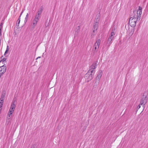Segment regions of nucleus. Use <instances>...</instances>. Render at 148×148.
I'll use <instances>...</instances> for the list:
<instances>
[{
  "instance_id": "obj_14",
  "label": "nucleus",
  "mask_w": 148,
  "mask_h": 148,
  "mask_svg": "<svg viewBox=\"0 0 148 148\" xmlns=\"http://www.w3.org/2000/svg\"><path fill=\"white\" fill-rule=\"evenodd\" d=\"M114 34H114V31H113V30H112V32L111 33V34L109 38H110L112 39L113 40V39L114 38Z\"/></svg>"
},
{
  "instance_id": "obj_23",
  "label": "nucleus",
  "mask_w": 148,
  "mask_h": 148,
  "mask_svg": "<svg viewBox=\"0 0 148 148\" xmlns=\"http://www.w3.org/2000/svg\"><path fill=\"white\" fill-rule=\"evenodd\" d=\"M3 23H1L0 24V29H2V27H3Z\"/></svg>"
},
{
  "instance_id": "obj_27",
  "label": "nucleus",
  "mask_w": 148,
  "mask_h": 148,
  "mask_svg": "<svg viewBox=\"0 0 148 148\" xmlns=\"http://www.w3.org/2000/svg\"><path fill=\"white\" fill-rule=\"evenodd\" d=\"M8 50H6V51H5V53H4V55H5L8 52Z\"/></svg>"
},
{
  "instance_id": "obj_9",
  "label": "nucleus",
  "mask_w": 148,
  "mask_h": 148,
  "mask_svg": "<svg viewBox=\"0 0 148 148\" xmlns=\"http://www.w3.org/2000/svg\"><path fill=\"white\" fill-rule=\"evenodd\" d=\"M6 69V67L5 64L2 66H0V71L1 72H3V73H5Z\"/></svg>"
},
{
  "instance_id": "obj_16",
  "label": "nucleus",
  "mask_w": 148,
  "mask_h": 148,
  "mask_svg": "<svg viewBox=\"0 0 148 148\" xmlns=\"http://www.w3.org/2000/svg\"><path fill=\"white\" fill-rule=\"evenodd\" d=\"M6 58H3L0 61V63L2 62L3 64H5L6 62Z\"/></svg>"
},
{
  "instance_id": "obj_7",
  "label": "nucleus",
  "mask_w": 148,
  "mask_h": 148,
  "mask_svg": "<svg viewBox=\"0 0 148 148\" xmlns=\"http://www.w3.org/2000/svg\"><path fill=\"white\" fill-rule=\"evenodd\" d=\"M142 8L140 6H139L138 10L137 12V16L136 17L137 18V19L140 20L141 17V15L142 13Z\"/></svg>"
},
{
  "instance_id": "obj_15",
  "label": "nucleus",
  "mask_w": 148,
  "mask_h": 148,
  "mask_svg": "<svg viewBox=\"0 0 148 148\" xmlns=\"http://www.w3.org/2000/svg\"><path fill=\"white\" fill-rule=\"evenodd\" d=\"M6 94V91L5 90H3L2 92V94L1 95V97L5 98Z\"/></svg>"
},
{
  "instance_id": "obj_8",
  "label": "nucleus",
  "mask_w": 148,
  "mask_h": 148,
  "mask_svg": "<svg viewBox=\"0 0 148 148\" xmlns=\"http://www.w3.org/2000/svg\"><path fill=\"white\" fill-rule=\"evenodd\" d=\"M94 74L92 73H90V74L88 75H87V73L86 74L85 76L86 79H87V82H89L92 79Z\"/></svg>"
},
{
  "instance_id": "obj_13",
  "label": "nucleus",
  "mask_w": 148,
  "mask_h": 148,
  "mask_svg": "<svg viewBox=\"0 0 148 148\" xmlns=\"http://www.w3.org/2000/svg\"><path fill=\"white\" fill-rule=\"evenodd\" d=\"M102 71H99V72L97 76V79H98V80L101 77V76L102 75Z\"/></svg>"
},
{
  "instance_id": "obj_17",
  "label": "nucleus",
  "mask_w": 148,
  "mask_h": 148,
  "mask_svg": "<svg viewBox=\"0 0 148 148\" xmlns=\"http://www.w3.org/2000/svg\"><path fill=\"white\" fill-rule=\"evenodd\" d=\"M13 112L12 111H10V110H9V112L8 114V116L9 117H10L11 115L12 114V113H13Z\"/></svg>"
},
{
  "instance_id": "obj_12",
  "label": "nucleus",
  "mask_w": 148,
  "mask_h": 148,
  "mask_svg": "<svg viewBox=\"0 0 148 148\" xmlns=\"http://www.w3.org/2000/svg\"><path fill=\"white\" fill-rule=\"evenodd\" d=\"M43 11V8H40L37 13L36 15L40 17L41 14Z\"/></svg>"
},
{
  "instance_id": "obj_5",
  "label": "nucleus",
  "mask_w": 148,
  "mask_h": 148,
  "mask_svg": "<svg viewBox=\"0 0 148 148\" xmlns=\"http://www.w3.org/2000/svg\"><path fill=\"white\" fill-rule=\"evenodd\" d=\"M147 95L146 94L144 93L141 99L140 105H142L143 104L144 106L147 102Z\"/></svg>"
},
{
  "instance_id": "obj_18",
  "label": "nucleus",
  "mask_w": 148,
  "mask_h": 148,
  "mask_svg": "<svg viewBox=\"0 0 148 148\" xmlns=\"http://www.w3.org/2000/svg\"><path fill=\"white\" fill-rule=\"evenodd\" d=\"M28 18V13L27 14V15H26V17L25 19V23L27 21Z\"/></svg>"
},
{
  "instance_id": "obj_1",
  "label": "nucleus",
  "mask_w": 148,
  "mask_h": 148,
  "mask_svg": "<svg viewBox=\"0 0 148 148\" xmlns=\"http://www.w3.org/2000/svg\"><path fill=\"white\" fill-rule=\"evenodd\" d=\"M136 16H134L133 18L131 17L130 18L129 24L132 27H135L136 26L137 21H139L137 19V18Z\"/></svg>"
},
{
  "instance_id": "obj_29",
  "label": "nucleus",
  "mask_w": 148,
  "mask_h": 148,
  "mask_svg": "<svg viewBox=\"0 0 148 148\" xmlns=\"http://www.w3.org/2000/svg\"><path fill=\"white\" fill-rule=\"evenodd\" d=\"M1 31H2V29H0V34H1Z\"/></svg>"
},
{
  "instance_id": "obj_33",
  "label": "nucleus",
  "mask_w": 148,
  "mask_h": 148,
  "mask_svg": "<svg viewBox=\"0 0 148 148\" xmlns=\"http://www.w3.org/2000/svg\"><path fill=\"white\" fill-rule=\"evenodd\" d=\"M1 34H0V36H1ZM0 39H1V38H0Z\"/></svg>"
},
{
  "instance_id": "obj_21",
  "label": "nucleus",
  "mask_w": 148,
  "mask_h": 148,
  "mask_svg": "<svg viewBox=\"0 0 148 148\" xmlns=\"http://www.w3.org/2000/svg\"><path fill=\"white\" fill-rule=\"evenodd\" d=\"M76 29H77V32H79L80 29V28L78 26L76 28Z\"/></svg>"
},
{
  "instance_id": "obj_22",
  "label": "nucleus",
  "mask_w": 148,
  "mask_h": 148,
  "mask_svg": "<svg viewBox=\"0 0 148 148\" xmlns=\"http://www.w3.org/2000/svg\"><path fill=\"white\" fill-rule=\"evenodd\" d=\"M18 22L16 23V26H17V27L19 26V24L20 23V21H17Z\"/></svg>"
},
{
  "instance_id": "obj_30",
  "label": "nucleus",
  "mask_w": 148,
  "mask_h": 148,
  "mask_svg": "<svg viewBox=\"0 0 148 148\" xmlns=\"http://www.w3.org/2000/svg\"><path fill=\"white\" fill-rule=\"evenodd\" d=\"M140 104L138 106V107L139 108H140Z\"/></svg>"
},
{
  "instance_id": "obj_24",
  "label": "nucleus",
  "mask_w": 148,
  "mask_h": 148,
  "mask_svg": "<svg viewBox=\"0 0 148 148\" xmlns=\"http://www.w3.org/2000/svg\"><path fill=\"white\" fill-rule=\"evenodd\" d=\"M4 73H3V72L0 71V76L1 77Z\"/></svg>"
},
{
  "instance_id": "obj_26",
  "label": "nucleus",
  "mask_w": 148,
  "mask_h": 148,
  "mask_svg": "<svg viewBox=\"0 0 148 148\" xmlns=\"http://www.w3.org/2000/svg\"><path fill=\"white\" fill-rule=\"evenodd\" d=\"M4 99H5V98L1 97V98H0V100H4Z\"/></svg>"
},
{
  "instance_id": "obj_11",
  "label": "nucleus",
  "mask_w": 148,
  "mask_h": 148,
  "mask_svg": "<svg viewBox=\"0 0 148 148\" xmlns=\"http://www.w3.org/2000/svg\"><path fill=\"white\" fill-rule=\"evenodd\" d=\"M112 39H111L110 38H108L106 44V45L108 48L111 44L112 43Z\"/></svg>"
},
{
  "instance_id": "obj_19",
  "label": "nucleus",
  "mask_w": 148,
  "mask_h": 148,
  "mask_svg": "<svg viewBox=\"0 0 148 148\" xmlns=\"http://www.w3.org/2000/svg\"><path fill=\"white\" fill-rule=\"evenodd\" d=\"M3 101V100H0V107H2Z\"/></svg>"
},
{
  "instance_id": "obj_32",
  "label": "nucleus",
  "mask_w": 148,
  "mask_h": 148,
  "mask_svg": "<svg viewBox=\"0 0 148 148\" xmlns=\"http://www.w3.org/2000/svg\"><path fill=\"white\" fill-rule=\"evenodd\" d=\"M3 56H2L1 57V58H3Z\"/></svg>"
},
{
  "instance_id": "obj_10",
  "label": "nucleus",
  "mask_w": 148,
  "mask_h": 148,
  "mask_svg": "<svg viewBox=\"0 0 148 148\" xmlns=\"http://www.w3.org/2000/svg\"><path fill=\"white\" fill-rule=\"evenodd\" d=\"M14 103L15 101H13L11 106V107L10 109L9 110L10 111H12L13 112L14 111V110L16 107V105L14 104Z\"/></svg>"
},
{
  "instance_id": "obj_28",
  "label": "nucleus",
  "mask_w": 148,
  "mask_h": 148,
  "mask_svg": "<svg viewBox=\"0 0 148 148\" xmlns=\"http://www.w3.org/2000/svg\"><path fill=\"white\" fill-rule=\"evenodd\" d=\"M6 50H8V51L9 50V46L8 45L7 46V48Z\"/></svg>"
},
{
  "instance_id": "obj_25",
  "label": "nucleus",
  "mask_w": 148,
  "mask_h": 148,
  "mask_svg": "<svg viewBox=\"0 0 148 148\" xmlns=\"http://www.w3.org/2000/svg\"><path fill=\"white\" fill-rule=\"evenodd\" d=\"M31 148H36V145H34L32 146Z\"/></svg>"
},
{
  "instance_id": "obj_3",
  "label": "nucleus",
  "mask_w": 148,
  "mask_h": 148,
  "mask_svg": "<svg viewBox=\"0 0 148 148\" xmlns=\"http://www.w3.org/2000/svg\"><path fill=\"white\" fill-rule=\"evenodd\" d=\"M99 20V18L98 17L95 20V23L94 24L93 27L92 28L93 33L92 34V35H94L95 34L94 33L96 32L97 31L98 28V21Z\"/></svg>"
},
{
  "instance_id": "obj_20",
  "label": "nucleus",
  "mask_w": 148,
  "mask_h": 148,
  "mask_svg": "<svg viewBox=\"0 0 148 148\" xmlns=\"http://www.w3.org/2000/svg\"><path fill=\"white\" fill-rule=\"evenodd\" d=\"M23 11L21 12V14H20V16H19V18H18V20L17 21H20V17H21V16L22 14L23 13Z\"/></svg>"
},
{
  "instance_id": "obj_6",
  "label": "nucleus",
  "mask_w": 148,
  "mask_h": 148,
  "mask_svg": "<svg viewBox=\"0 0 148 148\" xmlns=\"http://www.w3.org/2000/svg\"><path fill=\"white\" fill-rule=\"evenodd\" d=\"M40 17L36 15L35 18L33 20L32 22V25L34 27L36 25L38 22L40 18Z\"/></svg>"
},
{
  "instance_id": "obj_2",
  "label": "nucleus",
  "mask_w": 148,
  "mask_h": 148,
  "mask_svg": "<svg viewBox=\"0 0 148 148\" xmlns=\"http://www.w3.org/2000/svg\"><path fill=\"white\" fill-rule=\"evenodd\" d=\"M100 42L101 40L100 39H99L97 40L96 42L93 46L92 49V51L94 53H95L97 51L100 44Z\"/></svg>"
},
{
  "instance_id": "obj_4",
  "label": "nucleus",
  "mask_w": 148,
  "mask_h": 148,
  "mask_svg": "<svg viewBox=\"0 0 148 148\" xmlns=\"http://www.w3.org/2000/svg\"><path fill=\"white\" fill-rule=\"evenodd\" d=\"M97 66V63L96 62L93 63L92 65L89 67V70L87 73V74H90V73H95L94 70Z\"/></svg>"
},
{
  "instance_id": "obj_31",
  "label": "nucleus",
  "mask_w": 148,
  "mask_h": 148,
  "mask_svg": "<svg viewBox=\"0 0 148 148\" xmlns=\"http://www.w3.org/2000/svg\"><path fill=\"white\" fill-rule=\"evenodd\" d=\"M40 57H38V58H37V59H38V58H40Z\"/></svg>"
}]
</instances>
